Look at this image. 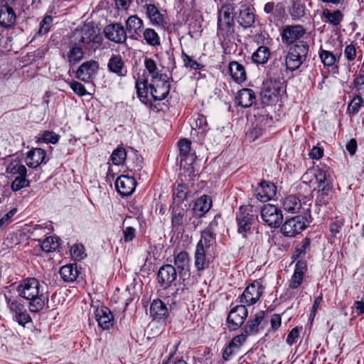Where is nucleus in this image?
<instances>
[{"mask_svg":"<svg viewBox=\"0 0 364 364\" xmlns=\"http://www.w3.org/2000/svg\"><path fill=\"white\" fill-rule=\"evenodd\" d=\"M41 289L40 282L36 278L23 279L18 287V295L28 301L29 309L32 312L42 310L48 300Z\"/></svg>","mask_w":364,"mask_h":364,"instance_id":"f257e3e1","label":"nucleus"},{"mask_svg":"<svg viewBox=\"0 0 364 364\" xmlns=\"http://www.w3.org/2000/svg\"><path fill=\"white\" fill-rule=\"evenodd\" d=\"M71 41L92 54L102 46L103 38L98 28L89 23L76 29L71 36Z\"/></svg>","mask_w":364,"mask_h":364,"instance_id":"f03ea898","label":"nucleus"},{"mask_svg":"<svg viewBox=\"0 0 364 364\" xmlns=\"http://www.w3.org/2000/svg\"><path fill=\"white\" fill-rule=\"evenodd\" d=\"M235 8L232 4L223 5L218 12L217 34L220 40L225 41L234 33Z\"/></svg>","mask_w":364,"mask_h":364,"instance_id":"7ed1b4c3","label":"nucleus"},{"mask_svg":"<svg viewBox=\"0 0 364 364\" xmlns=\"http://www.w3.org/2000/svg\"><path fill=\"white\" fill-rule=\"evenodd\" d=\"M309 53V46L304 41L291 46L285 58L286 67L291 71L298 69L306 60Z\"/></svg>","mask_w":364,"mask_h":364,"instance_id":"20e7f679","label":"nucleus"},{"mask_svg":"<svg viewBox=\"0 0 364 364\" xmlns=\"http://www.w3.org/2000/svg\"><path fill=\"white\" fill-rule=\"evenodd\" d=\"M316 179L318 183V191L316 199L317 205H323L327 204L332 197V186L327 181L326 173L319 171L316 175Z\"/></svg>","mask_w":364,"mask_h":364,"instance_id":"39448f33","label":"nucleus"},{"mask_svg":"<svg viewBox=\"0 0 364 364\" xmlns=\"http://www.w3.org/2000/svg\"><path fill=\"white\" fill-rule=\"evenodd\" d=\"M7 306L12 314L13 319L19 325L24 326L31 321V318L27 313L25 306L18 299H12L5 295Z\"/></svg>","mask_w":364,"mask_h":364,"instance_id":"423d86ee","label":"nucleus"},{"mask_svg":"<svg viewBox=\"0 0 364 364\" xmlns=\"http://www.w3.org/2000/svg\"><path fill=\"white\" fill-rule=\"evenodd\" d=\"M264 287L260 280H255L248 285L239 297L240 303L245 306L255 304L263 294Z\"/></svg>","mask_w":364,"mask_h":364,"instance_id":"0eeeda50","label":"nucleus"},{"mask_svg":"<svg viewBox=\"0 0 364 364\" xmlns=\"http://www.w3.org/2000/svg\"><path fill=\"white\" fill-rule=\"evenodd\" d=\"M150 95L156 100L165 99L169 93L170 85L167 81L166 76L161 75L154 77L149 83Z\"/></svg>","mask_w":364,"mask_h":364,"instance_id":"6e6552de","label":"nucleus"},{"mask_svg":"<svg viewBox=\"0 0 364 364\" xmlns=\"http://www.w3.org/2000/svg\"><path fill=\"white\" fill-rule=\"evenodd\" d=\"M236 220L237 223V232L242 237H245L250 231L251 225L254 221V215L252 208L248 205L240 206L237 213Z\"/></svg>","mask_w":364,"mask_h":364,"instance_id":"1a4fd4ad","label":"nucleus"},{"mask_svg":"<svg viewBox=\"0 0 364 364\" xmlns=\"http://www.w3.org/2000/svg\"><path fill=\"white\" fill-rule=\"evenodd\" d=\"M261 217L263 221L272 228H278L282 223L283 214L276 205L265 204L261 208Z\"/></svg>","mask_w":364,"mask_h":364,"instance_id":"9d476101","label":"nucleus"},{"mask_svg":"<svg viewBox=\"0 0 364 364\" xmlns=\"http://www.w3.org/2000/svg\"><path fill=\"white\" fill-rule=\"evenodd\" d=\"M306 223L305 217L297 215L286 220L282 226L281 231L285 236L293 237L306 228Z\"/></svg>","mask_w":364,"mask_h":364,"instance_id":"9b49d317","label":"nucleus"},{"mask_svg":"<svg viewBox=\"0 0 364 364\" xmlns=\"http://www.w3.org/2000/svg\"><path fill=\"white\" fill-rule=\"evenodd\" d=\"M247 314L246 306L242 304L232 308L227 318L229 329L233 331L238 329L244 323Z\"/></svg>","mask_w":364,"mask_h":364,"instance_id":"f8f14e48","label":"nucleus"},{"mask_svg":"<svg viewBox=\"0 0 364 364\" xmlns=\"http://www.w3.org/2000/svg\"><path fill=\"white\" fill-rule=\"evenodd\" d=\"M306 33L305 28L300 25L286 26L282 32L283 43L290 45L300 39Z\"/></svg>","mask_w":364,"mask_h":364,"instance_id":"ddd939ff","label":"nucleus"},{"mask_svg":"<svg viewBox=\"0 0 364 364\" xmlns=\"http://www.w3.org/2000/svg\"><path fill=\"white\" fill-rule=\"evenodd\" d=\"M99 64L95 60H88L83 63L76 71V77L85 82H89L97 73Z\"/></svg>","mask_w":364,"mask_h":364,"instance_id":"4468645a","label":"nucleus"},{"mask_svg":"<svg viewBox=\"0 0 364 364\" xmlns=\"http://www.w3.org/2000/svg\"><path fill=\"white\" fill-rule=\"evenodd\" d=\"M237 23L243 28H251L255 22V15L252 9L246 5H242L235 14Z\"/></svg>","mask_w":364,"mask_h":364,"instance_id":"2eb2a0df","label":"nucleus"},{"mask_svg":"<svg viewBox=\"0 0 364 364\" xmlns=\"http://www.w3.org/2000/svg\"><path fill=\"white\" fill-rule=\"evenodd\" d=\"M277 188L273 183L261 181L255 189V197L261 202H267L276 195Z\"/></svg>","mask_w":364,"mask_h":364,"instance_id":"dca6fc26","label":"nucleus"},{"mask_svg":"<svg viewBox=\"0 0 364 364\" xmlns=\"http://www.w3.org/2000/svg\"><path fill=\"white\" fill-rule=\"evenodd\" d=\"M104 33L106 38L116 43H122L127 38L124 27L119 23L107 26L104 29Z\"/></svg>","mask_w":364,"mask_h":364,"instance_id":"f3484780","label":"nucleus"},{"mask_svg":"<svg viewBox=\"0 0 364 364\" xmlns=\"http://www.w3.org/2000/svg\"><path fill=\"white\" fill-rule=\"evenodd\" d=\"M95 318L99 326L102 329H109L114 324V316L111 311L105 306H102L100 308L95 309Z\"/></svg>","mask_w":364,"mask_h":364,"instance_id":"a211bd4d","label":"nucleus"},{"mask_svg":"<svg viewBox=\"0 0 364 364\" xmlns=\"http://www.w3.org/2000/svg\"><path fill=\"white\" fill-rule=\"evenodd\" d=\"M136 182L133 177L122 175L115 181L117 191L122 196H129L135 190Z\"/></svg>","mask_w":364,"mask_h":364,"instance_id":"6ab92c4d","label":"nucleus"},{"mask_svg":"<svg viewBox=\"0 0 364 364\" xmlns=\"http://www.w3.org/2000/svg\"><path fill=\"white\" fill-rule=\"evenodd\" d=\"M176 270L171 264L161 267L158 272V281L161 287L166 288L176 279Z\"/></svg>","mask_w":364,"mask_h":364,"instance_id":"aec40b11","label":"nucleus"},{"mask_svg":"<svg viewBox=\"0 0 364 364\" xmlns=\"http://www.w3.org/2000/svg\"><path fill=\"white\" fill-rule=\"evenodd\" d=\"M13 6L0 3V26L4 28L12 27L16 20Z\"/></svg>","mask_w":364,"mask_h":364,"instance_id":"412c9836","label":"nucleus"},{"mask_svg":"<svg viewBox=\"0 0 364 364\" xmlns=\"http://www.w3.org/2000/svg\"><path fill=\"white\" fill-rule=\"evenodd\" d=\"M187 212L181 208H173L171 216V225L174 231L183 232L186 225Z\"/></svg>","mask_w":364,"mask_h":364,"instance_id":"4be33fe9","label":"nucleus"},{"mask_svg":"<svg viewBox=\"0 0 364 364\" xmlns=\"http://www.w3.org/2000/svg\"><path fill=\"white\" fill-rule=\"evenodd\" d=\"M46 151L41 148H35L27 153L26 164L30 168H37L45 160Z\"/></svg>","mask_w":364,"mask_h":364,"instance_id":"5701e85b","label":"nucleus"},{"mask_svg":"<svg viewBox=\"0 0 364 364\" xmlns=\"http://www.w3.org/2000/svg\"><path fill=\"white\" fill-rule=\"evenodd\" d=\"M107 67L110 72L120 77H124L127 75V68L122 58L119 55H113L109 60Z\"/></svg>","mask_w":364,"mask_h":364,"instance_id":"b1692460","label":"nucleus"},{"mask_svg":"<svg viewBox=\"0 0 364 364\" xmlns=\"http://www.w3.org/2000/svg\"><path fill=\"white\" fill-rule=\"evenodd\" d=\"M150 314L155 320L166 318L168 314L166 305L161 300H154L150 306Z\"/></svg>","mask_w":364,"mask_h":364,"instance_id":"393cba45","label":"nucleus"},{"mask_svg":"<svg viewBox=\"0 0 364 364\" xmlns=\"http://www.w3.org/2000/svg\"><path fill=\"white\" fill-rule=\"evenodd\" d=\"M255 96L252 90L244 88L237 92L236 102L238 105L243 107H250L255 102Z\"/></svg>","mask_w":364,"mask_h":364,"instance_id":"a878e982","label":"nucleus"},{"mask_svg":"<svg viewBox=\"0 0 364 364\" xmlns=\"http://www.w3.org/2000/svg\"><path fill=\"white\" fill-rule=\"evenodd\" d=\"M264 317V311H259L252 318H250L245 326L244 331L247 335L255 334L259 331V325Z\"/></svg>","mask_w":364,"mask_h":364,"instance_id":"bb28decb","label":"nucleus"},{"mask_svg":"<svg viewBox=\"0 0 364 364\" xmlns=\"http://www.w3.org/2000/svg\"><path fill=\"white\" fill-rule=\"evenodd\" d=\"M282 205L288 213H296L302 207V203L299 198L295 195H289L285 197L282 201Z\"/></svg>","mask_w":364,"mask_h":364,"instance_id":"cd10ccee","label":"nucleus"},{"mask_svg":"<svg viewBox=\"0 0 364 364\" xmlns=\"http://www.w3.org/2000/svg\"><path fill=\"white\" fill-rule=\"evenodd\" d=\"M211 206V198L206 195H203L196 200L193 210L196 214H197L199 217H201L210 209Z\"/></svg>","mask_w":364,"mask_h":364,"instance_id":"c85d7f7f","label":"nucleus"},{"mask_svg":"<svg viewBox=\"0 0 364 364\" xmlns=\"http://www.w3.org/2000/svg\"><path fill=\"white\" fill-rule=\"evenodd\" d=\"M143 21L136 16H131L126 21V28L132 38L136 39V36L141 31Z\"/></svg>","mask_w":364,"mask_h":364,"instance_id":"c756f323","label":"nucleus"},{"mask_svg":"<svg viewBox=\"0 0 364 364\" xmlns=\"http://www.w3.org/2000/svg\"><path fill=\"white\" fill-rule=\"evenodd\" d=\"M229 70L232 79L237 82H242L246 80V73L244 67L236 61L229 64Z\"/></svg>","mask_w":364,"mask_h":364,"instance_id":"7c9ffc66","label":"nucleus"},{"mask_svg":"<svg viewBox=\"0 0 364 364\" xmlns=\"http://www.w3.org/2000/svg\"><path fill=\"white\" fill-rule=\"evenodd\" d=\"M85 49L78 45H75L70 40V50L68 53V60L70 64H76L80 62L84 57Z\"/></svg>","mask_w":364,"mask_h":364,"instance_id":"2f4dec72","label":"nucleus"},{"mask_svg":"<svg viewBox=\"0 0 364 364\" xmlns=\"http://www.w3.org/2000/svg\"><path fill=\"white\" fill-rule=\"evenodd\" d=\"M264 11L267 14H271L274 21L279 20L285 13L284 7L281 3L275 5L272 1L267 2L264 5Z\"/></svg>","mask_w":364,"mask_h":364,"instance_id":"473e14b6","label":"nucleus"},{"mask_svg":"<svg viewBox=\"0 0 364 364\" xmlns=\"http://www.w3.org/2000/svg\"><path fill=\"white\" fill-rule=\"evenodd\" d=\"M208 265L205 257V248L202 247V243L197 245L195 252V266L198 270H203Z\"/></svg>","mask_w":364,"mask_h":364,"instance_id":"72a5a7b5","label":"nucleus"},{"mask_svg":"<svg viewBox=\"0 0 364 364\" xmlns=\"http://www.w3.org/2000/svg\"><path fill=\"white\" fill-rule=\"evenodd\" d=\"M6 172L9 174L20 176H26V168L18 159H11L8 164L6 168Z\"/></svg>","mask_w":364,"mask_h":364,"instance_id":"f704fd0d","label":"nucleus"},{"mask_svg":"<svg viewBox=\"0 0 364 364\" xmlns=\"http://www.w3.org/2000/svg\"><path fill=\"white\" fill-rule=\"evenodd\" d=\"M60 274L65 282H73L77 279L78 271L73 264H67L60 268Z\"/></svg>","mask_w":364,"mask_h":364,"instance_id":"c9c22d12","label":"nucleus"},{"mask_svg":"<svg viewBox=\"0 0 364 364\" xmlns=\"http://www.w3.org/2000/svg\"><path fill=\"white\" fill-rule=\"evenodd\" d=\"M192 135L200 134L203 136L205 132L208 129L206 117L203 115H198L195 119L194 124H192Z\"/></svg>","mask_w":364,"mask_h":364,"instance_id":"e433bc0d","label":"nucleus"},{"mask_svg":"<svg viewBox=\"0 0 364 364\" xmlns=\"http://www.w3.org/2000/svg\"><path fill=\"white\" fill-rule=\"evenodd\" d=\"M322 16L326 18V21L333 26H338L343 19V14L341 11L337 10L331 12L328 9H323Z\"/></svg>","mask_w":364,"mask_h":364,"instance_id":"4c0bfd02","label":"nucleus"},{"mask_svg":"<svg viewBox=\"0 0 364 364\" xmlns=\"http://www.w3.org/2000/svg\"><path fill=\"white\" fill-rule=\"evenodd\" d=\"M270 55L269 49L266 46H259L252 54V58L257 64H264L267 62Z\"/></svg>","mask_w":364,"mask_h":364,"instance_id":"58836bf2","label":"nucleus"},{"mask_svg":"<svg viewBox=\"0 0 364 364\" xmlns=\"http://www.w3.org/2000/svg\"><path fill=\"white\" fill-rule=\"evenodd\" d=\"M190 258L188 252H180L174 259V264L181 271H188L189 268Z\"/></svg>","mask_w":364,"mask_h":364,"instance_id":"ea45409f","label":"nucleus"},{"mask_svg":"<svg viewBox=\"0 0 364 364\" xmlns=\"http://www.w3.org/2000/svg\"><path fill=\"white\" fill-rule=\"evenodd\" d=\"M136 89L140 100L146 103V100H148L149 94H150V89L149 87H148L147 81L145 80H137L136 82Z\"/></svg>","mask_w":364,"mask_h":364,"instance_id":"a19ab883","label":"nucleus"},{"mask_svg":"<svg viewBox=\"0 0 364 364\" xmlns=\"http://www.w3.org/2000/svg\"><path fill=\"white\" fill-rule=\"evenodd\" d=\"M144 39L151 46L156 47L161 45L160 37L152 28H146L143 32Z\"/></svg>","mask_w":364,"mask_h":364,"instance_id":"79ce46f5","label":"nucleus"},{"mask_svg":"<svg viewBox=\"0 0 364 364\" xmlns=\"http://www.w3.org/2000/svg\"><path fill=\"white\" fill-rule=\"evenodd\" d=\"M41 250L46 252L55 251L59 247V238L50 236L41 242Z\"/></svg>","mask_w":364,"mask_h":364,"instance_id":"37998d69","label":"nucleus"},{"mask_svg":"<svg viewBox=\"0 0 364 364\" xmlns=\"http://www.w3.org/2000/svg\"><path fill=\"white\" fill-rule=\"evenodd\" d=\"M215 234L213 230H210V228H205L201 232V238L198 241L197 245L202 243V247L203 248H208L215 242Z\"/></svg>","mask_w":364,"mask_h":364,"instance_id":"c03bdc74","label":"nucleus"},{"mask_svg":"<svg viewBox=\"0 0 364 364\" xmlns=\"http://www.w3.org/2000/svg\"><path fill=\"white\" fill-rule=\"evenodd\" d=\"M363 104V99L360 95L353 97L348 106L347 112L350 116L358 114Z\"/></svg>","mask_w":364,"mask_h":364,"instance_id":"a18cd8bd","label":"nucleus"},{"mask_svg":"<svg viewBox=\"0 0 364 364\" xmlns=\"http://www.w3.org/2000/svg\"><path fill=\"white\" fill-rule=\"evenodd\" d=\"M127 157V152L124 148L119 147L116 149L111 155V160L114 165L122 164Z\"/></svg>","mask_w":364,"mask_h":364,"instance_id":"49530a36","label":"nucleus"},{"mask_svg":"<svg viewBox=\"0 0 364 364\" xmlns=\"http://www.w3.org/2000/svg\"><path fill=\"white\" fill-rule=\"evenodd\" d=\"M319 57L325 66H332L336 61V55L330 51L321 50Z\"/></svg>","mask_w":364,"mask_h":364,"instance_id":"de8ad7c7","label":"nucleus"},{"mask_svg":"<svg viewBox=\"0 0 364 364\" xmlns=\"http://www.w3.org/2000/svg\"><path fill=\"white\" fill-rule=\"evenodd\" d=\"M305 14L304 6L299 1H293L291 16L294 19H300Z\"/></svg>","mask_w":364,"mask_h":364,"instance_id":"09e8293b","label":"nucleus"},{"mask_svg":"<svg viewBox=\"0 0 364 364\" xmlns=\"http://www.w3.org/2000/svg\"><path fill=\"white\" fill-rule=\"evenodd\" d=\"M181 58L183 60V65L186 68H189L195 70H200L203 68V66L200 63H198L196 60H193L184 51H182Z\"/></svg>","mask_w":364,"mask_h":364,"instance_id":"8fccbe9b","label":"nucleus"},{"mask_svg":"<svg viewBox=\"0 0 364 364\" xmlns=\"http://www.w3.org/2000/svg\"><path fill=\"white\" fill-rule=\"evenodd\" d=\"M26 176H18L12 182L11 188L13 191L16 192L23 188L29 186L30 181L26 178Z\"/></svg>","mask_w":364,"mask_h":364,"instance_id":"3c124183","label":"nucleus"},{"mask_svg":"<svg viewBox=\"0 0 364 364\" xmlns=\"http://www.w3.org/2000/svg\"><path fill=\"white\" fill-rule=\"evenodd\" d=\"M59 140V136L53 132L46 131L37 140L38 142H44L46 144H56Z\"/></svg>","mask_w":364,"mask_h":364,"instance_id":"603ef678","label":"nucleus"},{"mask_svg":"<svg viewBox=\"0 0 364 364\" xmlns=\"http://www.w3.org/2000/svg\"><path fill=\"white\" fill-rule=\"evenodd\" d=\"M144 65L146 69L148 70L149 74L151 75V78L154 77H159L163 75L157 72V67L155 61L151 58H146L144 60Z\"/></svg>","mask_w":364,"mask_h":364,"instance_id":"864d4df0","label":"nucleus"},{"mask_svg":"<svg viewBox=\"0 0 364 364\" xmlns=\"http://www.w3.org/2000/svg\"><path fill=\"white\" fill-rule=\"evenodd\" d=\"M186 193L187 186L183 183H179L173 190V196L175 200L177 198L181 201L186 198Z\"/></svg>","mask_w":364,"mask_h":364,"instance_id":"5fc2aeb1","label":"nucleus"},{"mask_svg":"<svg viewBox=\"0 0 364 364\" xmlns=\"http://www.w3.org/2000/svg\"><path fill=\"white\" fill-rule=\"evenodd\" d=\"M152 24L162 27L166 28L167 26V21L166 20V17L164 14H161L159 11L156 13L154 16H151V18H149Z\"/></svg>","mask_w":364,"mask_h":364,"instance_id":"6e6d98bb","label":"nucleus"},{"mask_svg":"<svg viewBox=\"0 0 364 364\" xmlns=\"http://www.w3.org/2000/svg\"><path fill=\"white\" fill-rule=\"evenodd\" d=\"M135 237L136 230L131 226H128L123 230V237L120 241L122 242H130L135 238Z\"/></svg>","mask_w":364,"mask_h":364,"instance_id":"4d7b16f0","label":"nucleus"},{"mask_svg":"<svg viewBox=\"0 0 364 364\" xmlns=\"http://www.w3.org/2000/svg\"><path fill=\"white\" fill-rule=\"evenodd\" d=\"M16 211L17 210L14 208L2 216L0 219V230L11 223V219Z\"/></svg>","mask_w":364,"mask_h":364,"instance_id":"13d9d810","label":"nucleus"},{"mask_svg":"<svg viewBox=\"0 0 364 364\" xmlns=\"http://www.w3.org/2000/svg\"><path fill=\"white\" fill-rule=\"evenodd\" d=\"M304 274L294 272L289 282V287L297 289L303 282Z\"/></svg>","mask_w":364,"mask_h":364,"instance_id":"bf43d9fd","label":"nucleus"},{"mask_svg":"<svg viewBox=\"0 0 364 364\" xmlns=\"http://www.w3.org/2000/svg\"><path fill=\"white\" fill-rule=\"evenodd\" d=\"M70 254L76 260H80L84 258V248L82 245H75L70 249Z\"/></svg>","mask_w":364,"mask_h":364,"instance_id":"052dcab7","label":"nucleus"},{"mask_svg":"<svg viewBox=\"0 0 364 364\" xmlns=\"http://www.w3.org/2000/svg\"><path fill=\"white\" fill-rule=\"evenodd\" d=\"M70 86L73 91L79 96H84L87 93L85 86L77 81L71 82Z\"/></svg>","mask_w":364,"mask_h":364,"instance_id":"680f3d73","label":"nucleus"},{"mask_svg":"<svg viewBox=\"0 0 364 364\" xmlns=\"http://www.w3.org/2000/svg\"><path fill=\"white\" fill-rule=\"evenodd\" d=\"M247 333H246L244 331L243 332L238 335L235 336L232 341L230 342L231 346H232L235 348H238L240 347L246 341V338L247 337Z\"/></svg>","mask_w":364,"mask_h":364,"instance_id":"e2e57ef3","label":"nucleus"},{"mask_svg":"<svg viewBox=\"0 0 364 364\" xmlns=\"http://www.w3.org/2000/svg\"><path fill=\"white\" fill-rule=\"evenodd\" d=\"M357 51L353 44L348 45L344 50V55L348 61H353L355 58Z\"/></svg>","mask_w":364,"mask_h":364,"instance_id":"0e129e2a","label":"nucleus"},{"mask_svg":"<svg viewBox=\"0 0 364 364\" xmlns=\"http://www.w3.org/2000/svg\"><path fill=\"white\" fill-rule=\"evenodd\" d=\"M53 18L50 16H46L41 23V27L39 29L40 33H46L52 24Z\"/></svg>","mask_w":364,"mask_h":364,"instance_id":"69168bd1","label":"nucleus"},{"mask_svg":"<svg viewBox=\"0 0 364 364\" xmlns=\"http://www.w3.org/2000/svg\"><path fill=\"white\" fill-rule=\"evenodd\" d=\"M179 151L181 155H187L191 149V141L184 139L178 141Z\"/></svg>","mask_w":364,"mask_h":364,"instance_id":"338daca9","label":"nucleus"},{"mask_svg":"<svg viewBox=\"0 0 364 364\" xmlns=\"http://www.w3.org/2000/svg\"><path fill=\"white\" fill-rule=\"evenodd\" d=\"M310 245V241L309 239L305 238L302 242H301L299 247H298L294 254V257H298L301 254L304 253L306 250L309 248Z\"/></svg>","mask_w":364,"mask_h":364,"instance_id":"774afa93","label":"nucleus"}]
</instances>
